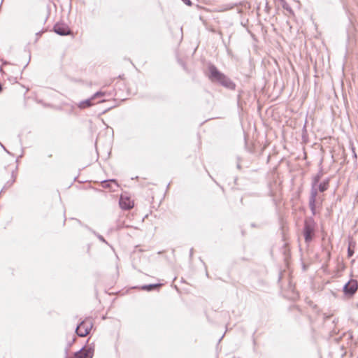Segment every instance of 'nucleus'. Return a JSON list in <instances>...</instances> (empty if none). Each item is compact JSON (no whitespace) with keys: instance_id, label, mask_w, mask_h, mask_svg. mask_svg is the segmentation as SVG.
<instances>
[{"instance_id":"obj_2","label":"nucleus","mask_w":358,"mask_h":358,"mask_svg":"<svg viewBox=\"0 0 358 358\" xmlns=\"http://www.w3.org/2000/svg\"><path fill=\"white\" fill-rule=\"evenodd\" d=\"M358 289V282L356 280L352 279L344 286V294L348 296H352Z\"/></svg>"},{"instance_id":"obj_5","label":"nucleus","mask_w":358,"mask_h":358,"mask_svg":"<svg viewBox=\"0 0 358 358\" xmlns=\"http://www.w3.org/2000/svg\"><path fill=\"white\" fill-rule=\"evenodd\" d=\"M315 234V229L313 225H306L304 229V237L306 242L310 241Z\"/></svg>"},{"instance_id":"obj_6","label":"nucleus","mask_w":358,"mask_h":358,"mask_svg":"<svg viewBox=\"0 0 358 358\" xmlns=\"http://www.w3.org/2000/svg\"><path fill=\"white\" fill-rule=\"evenodd\" d=\"M55 31L59 35H66L69 33L68 27L59 24H57L55 27Z\"/></svg>"},{"instance_id":"obj_8","label":"nucleus","mask_w":358,"mask_h":358,"mask_svg":"<svg viewBox=\"0 0 358 358\" xmlns=\"http://www.w3.org/2000/svg\"><path fill=\"white\" fill-rule=\"evenodd\" d=\"M210 73H211V77H212L213 79L217 80H221L222 75L220 74L216 71V69H212L211 71H210Z\"/></svg>"},{"instance_id":"obj_3","label":"nucleus","mask_w":358,"mask_h":358,"mask_svg":"<svg viewBox=\"0 0 358 358\" xmlns=\"http://www.w3.org/2000/svg\"><path fill=\"white\" fill-rule=\"evenodd\" d=\"M120 206L121 208L127 210L133 208L134 203L129 196L127 195H122L120 199Z\"/></svg>"},{"instance_id":"obj_10","label":"nucleus","mask_w":358,"mask_h":358,"mask_svg":"<svg viewBox=\"0 0 358 358\" xmlns=\"http://www.w3.org/2000/svg\"><path fill=\"white\" fill-rule=\"evenodd\" d=\"M315 195H316V192H315L313 194L312 197H311V199H310V206H311V208H312V209H313V208H314V203H315Z\"/></svg>"},{"instance_id":"obj_7","label":"nucleus","mask_w":358,"mask_h":358,"mask_svg":"<svg viewBox=\"0 0 358 358\" xmlns=\"http://www.w3.org/2000/svg\"><path fill=\"white\" fill-rule=\"evenodd\" d=\"M355 247H356V243L352 239H350L349 241L348 248V257H351L353 255V254L355 252Z\"/></svg>"},{"instance_id":"obj_13","label":"nucleus","mask_w":358,"mask_h":358,"mask_svg":"<svg viewBox=\"0 0 358 358\" xmlns=\"http://www.w3.org/2000/svg\"><path fill=\"white\" fill-rule=\"evenodd\" d=\"M185 3H186V4H187V5H189V6L191 4V3H190V1H189V0H187V1H185Z\"/></svg>"},{"instance_id":"obj_9","label":"nucleus","mask_w":358,"mask_h":358,"mask_svg":"<svg viewBox=\"0 0 358 358\" xmlns=\"http://www.w3.org/2000/svg\"><path fill=\"white\" fill-rule=\"evenodd\" d=\"M327 186H328V181L327 180H325L324 181L322 184L320 185L319 186V189L321 192H323L324 191L325 189H327Z\"/></svg>"},{"instance_id":"obj_11","label":"nucleus","mask_w":358,"mask_h":358,"mask_svg":"<svg viewBox=\"0 0 358 358\" xmlns=\"http://www.w3.org/2000/svg\"><path fill=\"white\" fill-rule=\"evenodd\" d=\"M157 286H158L157 285L145 286V287H143V289H146V290H151L152 289H153L154 287H156Z\"/></svg>"},{"instance_id":"obj_1","label":"nucleus","mask_w":358,"mask_h":358,"mask_svg":"<svg viewBox=\"0 0 358 358\" xmlns=\"http://www.w3.org/2000/svg\"><path fill=\"white\" fill-rule=\"evenodd\" d=\"M93 327V322L90 319L83 321L77 327L76 333L79 336L84 337L88 335Z\"/></svg>"},{"instance_id":"obj_4","label":"nucleus","mask_w":358,"mask_h":358,"mask_svg":"<svg viewBox=\"0 0 358 358\" xmlns=\"http://www.w3.org/2000/svg\"><path fill=\"white\" fill-rule=\"evenodd\" d=\"M94 350L91 348L85 347L75 353L74 358H92Z\"/></svg>"},{"instance_id":"obj_12","label":"nucleus","mask_w":358,"mask_h":358,"mask_svg":"<svg viewBox=\"0 0 358 358\" xmlns=\"http://www.w3.org/2000/svg\"><path fill=\"white\" fill-rule=\"evenodd\" d=\"M89 105H90V103H89V101H83V102H81V103H80V107H85V106H89Z\"/></svg>"}]
</instances>
